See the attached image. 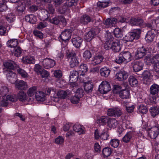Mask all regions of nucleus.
I'll return each instance as SVG.
<instances>
[{
    "mask_svg": "<svg viewBox=\"0 0 159 159\" xmlns=\"http://www.w3.org/2000/svg\"><path fill=\"white\" fill-rule=\"evenodd\" d=\"M129 81L130 85L132 86H136L138 83V81L137 79L132 76H130L129 77Z\"/></svg>",
    "mask_w": 159,
    "mask_h": 159,
    "instance_id": "nucleus-48",
    "label": "nucleus"
},
{
    "mask_svg": "<svg viewBox=\"0 0 159 159\" xmlns=\"http://www.w3.org/2000/svg\"><path fill=\"white\" fill-rule=\"evenodd\" d=\"M138 108L139 112L141 113L146 114L148 112V110L146 107L143 104L139 105Z\"/></svg>",
    "mask_w": 159,
    "mask_h": 159,
    "instance_id": "nucleus-46",
    "label": "nucleus"
},
{
    "mask_svg": "<svg viewBox=\"0 0 159 159\" xmlns=\"http://www.w3.org/2000/svg\"><path fill=\"white\" fill-rule=\"evenodd\" d=\"M110 144L113 147L116 148L119 145V141L116 139H112L110 141Z\"/></svg>",
    "mask_w": 159,
    "mask_h": 159,
    "instance_id": "nucleus-53",
    "label": "nucleus"
},
{
    "mask_svg": "<svg viewBox=\"0 0 159 159\" xmlns=\"http://www.w3.org/2000/svg\"><path fill=\"white\" fill-rule=\"evenodd\" d=\"M22 60L24 63L26 64H34L35 62L34 58L30 56L23 57Z\"/></svg>",
    "mask_w": 159,
    "mask_h": 159,
    "instance_id": "nucleus-32",
    "label": "nucleus"
},
{
    "mask_svg": "<svg viewBox=\"0 0 159 159\" xmlns=\"http://www.w3.org/2000/svg\"><path fill=\"white\" fill-rule=\"evenodd\" d=\"M121 87L119 85H114L113 86V90L114 93H119L120 91Z\"/></svg>",
    "mask_w": 159,
    "mask_h": 159,
    "instance_id": "nucleus-59",
    "label": "nucleus"
},
{
    "mask_svg": "<svg viewBox=\"0 0 159 159\" xmlns=\"http://www.w3.org/2000/svg\"><path fill=\"white\" fill-rule=\"evenodd\" d=\"M141 33L140 29H138L134 30L133 31L128 33L123 38V40L125 43L128 42H132L134 39H138L140 36Z\"/></svg>",
    "mask_w": 159,
    "mask_h": 159,
    "instance_id": "nucleus-1",
    "label": "nucleus"
},
{
    "mask_svg": "<svg viewBox=\"0 0 159 159\" xmlns=\"http://www.w3.org/2000/svg\"><path fill=\"white\" fill-rule=\"evenodd\" d=\"M18 98L20 101L25 102L27 99V97L25 92L20 91L18 93Z\"/></svg>",
    "mask_w": 159,
    "mask_h": 159,
    "instance_id": "nucleus-42",
    "label": "nucleus"
},
{
    "mask_svg": "<svg viewBox=\"0 0 159 159\" xmlns=\"http://www.w3.org/2000/svg\"><path fill=\"white\" fill-rule=\"evenodd\" d=\"M159 134V130L155 125L149 130L148 135L151 139H155Z\"/></svg>",
    "mask_w": 159,
    "mask_h": 159,
    "instance_id": "nucleus-10",
    "label": "nucleus"
},
{
    "mask_svg": "<svg viewBox=\"0 0 159 159\" xmlns=\"http://www.w3.org/2000/svg\"><path fill=\"white\" fill-rule=\"evenodd\" d=\"M100 93L102 94L107 93L111 89L110 84L107 81H103L99 85L98 89Z\"/></svg>",
    "mask_w": 159,
    "mask_h": 159,
    "instance_id": "nucleus-5",
    "label": "nucleus"
},
{
    "mask_svg": "<svg viewBox=\"0 0 159 159\" xmlns=\"http://www.w3.org/2000/svg\"><path fill=\"white\" fill-rule=\"evenodd\" d=\"M123 57L125 63H127L130 61L131 60V53L128 51H124L120 52Z\"/></svg>",
    "mask_w": 159,
    "mask_h": 159,
    "instance_id": "nucleus-22",
    "label": "nucleus"
},
{
    "mask_svg": "<svg viewBox=\"0 0 159 159\" xmlns=\"http://www.w3.org/2000/svg\"><path fill=\"white\" fill-rule=\"evenodd\" d=\"M77 2V0H67L65 3V5L62 8L63 11L62 13H65L67 11V7L76 5Z\"/></svg>",
    "mask_w": 159,
    "mask_h": 159,
    "instance_id": "nucleus-15",
    "label": "nucleus"
},
{
    "mask_svg": "<svg viewBox=\"0 0 159 159\" xmlns=\"http://www.w3.org/2000/svg\"><path fill=\"white\" fill-rule=\"evenodd\" d=\"M18 44V41L16 39H11L9 40L7 43L8 47L11 48H16Z\"/></svg>",
    "mask_w": 159,
    "mask_h": 159,
    "instance_id": "nucleus-29",
    "label": "nucleus"
},
{
    "mask_svg": "<svg viewBox=\"0 0 159 159\" xmlns=\"http://www.w3.org/2000/svg\"><path fill=\"white\" fill-rule=\"evenodd\" d=\"M114 34L115 37L117 38H121L123 36L122 30L119 28H116L114 29Z\"/></svg>",
    "mask_w": 159,
    "mask_h": 159,
    "instance_id": "nucleus-44",
    "label": "nucleus"
},
{
    "mask_svg": "<svg viewBox=\"0 0 159 159\" xmlns=\"http://www.w3.org/2000/svg\"><path fill=\"white\" fill-rule=\"evenodd\" d=\"M14 15L12 13L8 14L6 16V19L7 21L11 23L14 21Z\"/></svg>",
    "mask_w": 159,
    "mask_h": 159,
    "instance_id": "nucleus-60",
    "label": "nucleus"
},
{
    "mask_svg": "<svg viewBox=\"0 0 159 159\" xmlns=\"http://www.w3.org/2000/svg\"><path fill=\"white\" fill-rule=\"evenodd\" d=\"M16 88L19 90H25L28 87L27 83L23 80H17L15 82Z\"/></svg>",
    "mask_w": 159,
    "mask_h": 159,
    "instance_id": "nucleus-12",
    "label": "nucleus"
},
{
    "mask_svg": "<svg viewBox=\"0 0 159 159\" xmlns=\"http://www.w3.org/2000/svg\"><path fill=\"white\" fill-rule=\"evenodd\" d=\"M17 100V98L15 95H8L7 96H3L1 102V105L3 107H7L8 104V101L12 102H15Z\"/></svg>",
    "mask_w": 159,
    "mask_h": 159,
    "instance_id": "nucleus-4",
    "label": "nucleus"
},
{
    "mask_svg": "<svg viewBox=\"0 0 159 159\" xmlns=\"http://www.w3.org/2000/svg\"><path fill=\"white\" fill-rule=\"evenodd\" d=\"M109 118L107 116H102L98 118L97 120V123L99 125H104L107 123Z\"/></svg>",
    "mask_w": 159,
    "mask_h": 159,
    "instance_id": "nucleus-31",
    "label": "nucleus"
},
{
    "mask_svg": "<svg viewBox=\"0 0 159 159\" xmlns=\"http://www.w3.org/2000/svg\"><path fill=\"white\" fill-rule=\"evenodd\" d=\"M111 49L115 52H119L121 49L120 43L118 41L117 42H112Z\"/></svg>",
    "mask_w": 159,
    "mask_h": 159,
    "instance_id": "nucleus-39",
    "label": "nucleus"
},
{
    "mask_svg": "<svg viewBox=\"0 0 159 159\" xmlns=\"http://www.w3.org/2000/svg\"><path fill=\"white\" fill-rule=\"evenodd\" d=\"M79 21L80 23L86 25L90 21H93V20L91 19L89 16L87 15H84L80 17Z\"/></svg>",
    "mask_w": 159,
    "mask_h": 159,
    "instance_id": "nucleus-18",
    "label": "nucleus"
},
{
    "mask_svg": "<svg viewBox=\"0 0 159 159\" xmlns=\"http://www.w3.org/2000/svg\"><path fill=\"white\" fill-rule=\"evenodd\" d=\"M57 90L54 87H50L47 88L45 90L46 95H50L52 100L55 102L56 98V95H57Z\"/></svg>",
    "mask_w": 159,
    "mask_h": 159,
    "instance_id": "nucleus-9",
    "label": "nucleus"
},
{
    "mask_svg": "<svg viewBox=\"0 0 159 159\" xmlns=\"http://www.w3.org/2000/svg\"><path fill=\"white\" fill-rule=\"evenodd\" d=\"M128 73L124 70H121L117 73L116 75V78L119 81L125 80L128 77Z\"/></svg>",
    "mask_w": 159,
    "mask_h": 159,
    "instance_id": "nucleus-16",
    "label": "nucleus"
},
{
    "mask_svg": "<svg viewBox=\"0 0 159 159\" xmlns=\"http://www.w3.org/2000/svg\"><path fill=\"white\" fill-rule=\"evenodd\" d=\"M74 131L77 132L79 134H83L84 133V127L78 123L75 124L73 126Z\"/></svg>",
    "mask_w": 159,
    "mask_h": 159,
    "instance_id": "nucleus-20",
    "label": "nucleus"
},
{
    "mask_svg": "<svg viewBox=\"0 0 159 159\" xmlns=\"http://www.w3.org/2000/svg\"><path fill=\"white\" fill-rule=\"evenodd\" d=\"M100 137L103 140H106L108 139L109 137V134L105 130L103 131L100 135Z\"/></svg>",
    "mask_w": 159,
    "mask_h": 159,
    "instance_id": "nucleus-58",
    "label": "nucleus"
},
{
    "mask_svg": "<svg viewBox=\"0 0 159 159\" xmlns=\"http://www.w3.org/2000/svg\"><path fill=\"white\" fill-rule=\"evenodd\" d=\"M7 79L12 84H14L17 81L16 74L12 71H9L7 74Z\"/></svg>",
    "mask_w": 159,
    "mask_h": 159,
    "instance_id": "nucleus-17",
    "label": "nucleus"
},
{
    "mask_svg": "<svg viewBox=\"0 0 159 159\" xmlns=\"http://www.w3.org/2000/svg\"><path fill=\"white\" fill-rule=\"evenodd\" d=\"M95 34L93 30L89 31L86 34L85 36V39L87 41L89 42L94 38Z\"/></svg>",
    "mask_w": 159,
    "mask_h": 159,
    "instance_id": "nucleus-38",
    "label": "nucleus"
},
{
    "mask_svg": "<svg viewBox=\"0 0 159 159\" xmlns=\"http://www.w3.org/2000/svg\"><path fill=\"white\" fill-rule=\"evenodd\" d=\"M4 66L6 68L10 70H13L18 67V65L13 61L9 60L5 62L4 63Z\"/></svg>",
    "mask_w": 159,
    "mask_h": 159,
    "instance_id": "nucleus-13",
    "label": "nucleus"
},
{
    "mask_svg": "<svg viewBox=\"0 0 159 159\" xmlns=\"http://www.w3.org/2000/svg\"><path fill=\"white\" fill-rule=\"evenodd\" d=\"M110 3V1L108 2L106 1H102V2H99L97 3V5L100 8H105L109 6Z\"/></svg>",
    "mask_w": 159,
    "mask_h": 159,
    "instance_id": "nucleus-49",
    "label": "nucleus"
},
{
    "mask_svg": "<svg viewBox=\"0 0 159 159\" xmlns=\"http://www.w3.org/2000/svg\"><path fill=\"white\" fill-rule=\"evenodd\" d=\"M68 57L69 60V64L71 68H74L77 66L79 62L77 59L76 54L74 52H71L68 54Z\"/></svg>",
    "mask_w": 159,
    "mask_h": 159,
    "instance_id": "nucleus-2",
    "label": "nucleus"
},
{
    "mask_svg": "<svg viewBox=\"0 0 159 159\" xmlns=\"http://www.w3.org/2000/svg\"><path fill=\"white\" fill-rule=\"evenodd\" d=\"M25 7L24 4H21V2H19L18 5L16 7L17 11L19 13H22L25 10Z\"/></svg>",
    "mask_w": 159,
    "mask_h": 159,
    "instance_id": "nucleus-56",
    "label": "nucleus"
},
{
    "mask_svg": "<svg viewBox=\"0 0 159 159\" xmlns=\"http://www.w3.org/2000/svg\"><path fill=\"white\" fill-rule=\"evenodd\" d=\"M157 33V31L156 29H152V30L148 31L145 37L146 41L148 43L153 41L155 37V34Z\"/></svg>",
    "mask_w": 159,
    "mask_h": 159,
    "instance_id": "nucleus-8",
    "label": "nucleus"
},
{
    "mask_svg": "<svg viewBox=\"0 0 159 159\" xmlns=\"http://www.w3.org/2000/svg\"><path fill=\"white\" fill-rule=\"evenodd\" d=\"M149 111L151 116L153 117H155L159 114V108L157 107H151Z\"/></svg>",
    "mask_w": 159,
    "mask_h": 159,
    "instance_id": "nucleus-43",
    "label": "nucleus"
},
{
    "mask_svg": "<svg viewBox=\"0 0 159 159\" xmlns=\"http://www.w3.org/2000/svg\"><path fill=\"white\" fill-rule=\"evenodd\" d=\"M79 73L80 76L85 75L88 70V68L86 64H82L78 69Z\"/></svg>",
    "mask_w": 159,
    "mask_h": 159,
    "instance_id": "nucleus-19",
    "label": "nucleus"
},
{
    "mask_svg": "<svg viewBox=\"0 0 159 159\" xmlns=\"http://www.w3.org/2000/svg\"><path fill=\"white\" fill-rule=\"evenodd\" d=\"M79 73L78 71L73 70L70 72L69 77L70 81H76L77 80Z\"/></svg>",
    "mask_w": 159,
    "mask_h": 159,
    "instance_id": "nucleus-26",
    "label": "nucleus"
},
{
    "mask_svg": "<svg viewBox=\"0 0 159 159\" xmlns=\"http://www.w3.org/2000/svg\"><path fill=\"white\" fill-rule=\"evenodd\" d=\"M103 58L101 56H96L93 57L91 61V64L96 65L100 63L103 60Z\"/></svg>",
    "mask_w": 159,
    "mask_h": 159,
    "instance_id": "nucleus-30",
    "label": "nucleus"
},
{
    "mask_svg": "<svg viewBox=\"0 0 159 159\" xmlns=\"http://www.w3.org/2000/svg\"><path fill=\"white\" fill-rule=\"evenodd\" d=\"M84 94V93L83 89L79 88L76 91L75 95L80 98L83 96Z\"/></svg>",
    "mask_w": 159,
    "mask_h": 159,
    "instance_id": "nucleus-52",
    "label": "nucleus"
},
{
    "mask_svg": "<svg viewBox=\"0 0 159 159\" xmlns=\"http://www.w3.org/2000/svg\"><path fill=\"white\" fill-rule=\"evenodd\" d=\"M37 88L34 86L30 88L27 91V93L29 97L33 96L36 93Z\"/></svg>",
    "mask_w": 159,
    "mask_h": 159,
    "instance_id": "nucleus-45",
    "label": "nucleus"
},
{
    "mask_svg": "<svg viewBox=\"0 0 159 159\" xmlns=\"http://www.w3.org/2000/svg\"><path fill=\"white\" fill-rule=\"evenodd\" d=\"M64 139L61 136H58L55 139V143L57 144H61L64 143Z\"/></svg>",
    "mask_w": 159,
    "mask_h": 159,
    "instance_id": "nucleus-62",
    "label": "nucleus"
},
{
    "mask_svg": "<svg viewBox=\"0 0 159 159\" xmlns=\"http://www.w3.org/2000/svg\"><path fill=\"white\" fill-rule=\"evenodd\" d=\"M59 19V16H55L52 18H50L49 19V21L51 23L57 25L60 23Z\"/></svg>",
    "mask_w": 159,
    "mask_h": 159,
    "instance_id": "nucleus-51",
    "label": "nucleus"
},
{
    "mask_svg": "<svg viewBox=\"0 0 159 159\" xmlns=\"http://www.w3.org/2000/svg\"><path fill=\"white\" fill-rule=\"evenodd\" d=\"M8 92L9 89L6 86H2L0 88V94L2 95V97L3 96H6Z\"/></svg>",
    "mask_w": 159,
    "mask_h": 159,
    "instance_id": "nucleus-47",
    "label": "nucleus"
},
{
    "mask_svg": "<svg viewBox=\"0 0 159 159\" xmlns=\"http://www.w3.org/2000/svg\"><path fill=\"white\" fill-rule=\"evenodd\" d=\"M117 22L116 19L115 18L107 19L104 22V24L107 27L113 26Z\"/></svg>",
    "mask_w": 159,
    "mask_h": 159,
    "instance_id": "nucleus-36",
    "label": "nucleus"
},
{
    "mask_svg": "<svg viewBox=\"0 0 159 159\" xmlns=\"http://www.w3.org/2000/svg\"><path fill=\"white\" fill-rule=\"evenodd\" d=\"M118 122L115 118H109L107 124L108 126L110 128H115L118 125Z\"/></svg>",
    "mask_w": 159,
    "mask_h": 159,
    "instance_id": "nucleus-21",
    "label": "nucleus"
},
{
    "mask_svg": "<svg viewBox=\"0 0 159 159\" xmlns=\"http://www.w3.org/2000/svg\"><path fill=\"white\" fill-rule=\"evenodd\" d=\"M129 23L132 26H136L141 27L144 25V21L143 19L141 18H131L130 20Z\"/></svg>",
    "mask_w": 159,
    "mask_h": 159,
    "instance_id": "nucleus-7",
    "label": "nucleus"
},
{
    "mask_svg": "<svg viewBox=\"0 0 159 159\" xmlns=\"http://www.w3.org/2000/svg\"><path fill=\"white\" fill-rule=\"evenodd\" d=\"M134 133L133 131L128 132L122 138L123 141L125 143H128L129 141L131 138L133 136Z\"/></svg>",
    "mask_w": 159,
    "mask_h": 159,
    "instance_id": "nucleus-37",
    "label": "nucleus"
},
{
    "mask_svg": "<svg viewBox=\"0 0 159 159\" xmlns=\"http://www.w3.org/2000/svg\"><path fill=\"white\" fill-rule=\"evenodd\" d=\"M79 100L80 98L75 95L74 96L71 97L70 99L71 102L73 104L77 103H78Z\"/></svg>",
    "mask_w": 159,
    "mask_h": 159,
    "instance_id": "nucleus-64",
    "label": "nucleus"
},
{
    "mask_svg": "<svg viewBox=\"0 0 159 159\" xmlns=\"http://www.w3.org/2000/svg\"><path fill=\"white\" fill-rule=\"evenodd\" d=\"M6 0H0V11H2L7 9L5 4Z\"/></svg>",
    "mask_w": 159,
    "mask_h": 159,
    "instance_id": "nucleus-57",
    "label": "nucleus"
},
{
    "mask_svg": "<svg viewBox=\"0 0 159 159\" xmlns=\"http://www.w3.org/2000/svg\"><path fill=\"white\" fill-rule=\"evenodd\" d=\"M43 66L46 69H50L56 65V61L52 59L46 58L42 62Z\"/></svg>",
    "mask_w": 159,
    "mask_h": 159,
    "instance_id": "nucleus-6",
    "label": "nucleus"
},
{
    "mask_svg": "<svg viewBox=\"0 0 159 159\" xmlns=\"http://www.w3.org/2000/svg\"><path fill=\"white\" fill-rule=\"evenodd\" d=\"M110 72L111 70L108 68L106 67L101 68L100 70L101 76L104 77H108Z\"/></svg>",
    "mask_w": 159,
    "mask_h": 159,
    "instance_id": "nucleus-27",
    "label": "nucleus"
},
{
    "mask_svg": "<svg viewBox=\"0 0 159 159\" xmlns=\"http://www.w3.org/2000/svg\"><path fill=\"white\" fill-rule=\"evenodd\" d=\"M150 91L152 94H157L159 92V85L156 84H153L150 87Z\"/></svg>",
    "mask_w": 159,
    "mask_h": 159,
    "instance_id": "nucleus-33",
    "label": "nucleus"
},
{
    "mask_svg": "<svg viewBox=\"0 0 159 159\" xmlns=\"http://www.w3.org/2000/svg\"><path fill=\"white\" fill-rule=\"evenodd\" d=\"M46 94L42 91H37L36 93L35 98L38 101H43L46 99Z\"/></svg>",
    "mask_w": 159,
    "mask_h": 159,
    "instance_id": "nucleus-24",
    "label": "nucleus"
},
{
    "mask_svg": "<svg viewBox=\"0 0 159 159\" xmlns=\"http://www.w3.org/2000/svg\"><path fill=\"white\" fill-rule=\"evenodd\" d=\"M67 96V93L65 91L61 90L58 91L55 96L56 98L55 99V102H58L59 100V98H65Z\"/></svg>",
    "mask_w": 159,
    "mask_h": 159,
    "instance_id": "nucleus-23",
    "label": "nucleus"
},
{
    "mask_svg": "<svg viewBox=\"0 0 159 159\" xmlns=\"http://www.w3.org/2000/svg\"><path fill=\"white\" fill-rule=\"evenodd\" d=\"M119 96L122 99H127L129 96V91L127 90H123L119 93Z\"/></svg>",
    "mask_w": 159,
    "mask_h": 159,
    "instance_id": "nucleus-40",
    "label": "nucleus"
},
{
    "mask_svg": "<svg viewBox=\"0 0 159 159\" xmlns=\"http://www.w3.org/2000/svg\"><path fill=\"white\" fill-rule=\"evenodd\" d=\"M16 71L21 77L24 78L28 79L29 77L28 73L24 70L19 67L16 68Z\"/></svg>",
    "mask_w": 159,
    "mask_h": 159,
    "instance_id": "nucleus-34",
    "label": "nucleus"
},
{
    "mask_svg": "<svg viewBox=\"0 0 159 159\" xmlns=\"http://www.w3.org/2000/svg\"><path fill=\"white\" fill-rule=\"evenodd\" d=\"M84 89L87 93L91 92L93 88V85L92 83L88 81L85 83L84 86Z\"/></svg>",
    "mask_w": 159,
    "mask_h": 159,
    "instance_id": "nucleus-35",
    "label": "nucleus"
},
{
    "mask_svg": "<svg viewBox=\"0 0 159 159\" xmlns=\"http://www.w3.org/2000/svg\"><path fill=\"white\" fill-rule=\"evenodd\" d=\"M83 57L85 59H89L92 56L91 52L88 50L84 51L83 54Z\"/></svg>",
    "mask_w": 159,
    "mask_h": 159,
    "instance_id": "nucleus-61",
    "label": "nucleus"
},
{
    "mask_svg": "<svg viewBox=\"0 0 159 159\" xmlns=\"http://www.w3.org/2000/svg\"><path fill=\"white\" fill-rule=\"evenodd\" d=\"M25 19L27 21L32 24L35 23L37 21L36 17L32 14L27 16Z\"/></svg>",
    "mask_w": 159,
    "mask_h": 159,
    "instance_id": "nucleus-41",
    "label": "nucleus"
},
{
    "mask_svg": "<svg viewBox=\"0 0 159 159\" xmlns=\"http://www.w3.org/2000/svg\"><path fill=\"white\" fill-rule=\"evenodd\" d=\"M146 54V48L144 47H142L138 49L135 54V57L136 59L141 58Z\"/></svg>",
    "mask_w": 159,
    "mask_h": 159,
    "instance_id": "nucleus-14",
    "label": "nucleus"
},
{
    "mask_svg": "<svg viewBox=\"0 0 159 159\" xmlns=\"http://www.w3.org/2000/svg\"><path fill=\"white\" fill-rule=\"evenodd\" d=\"M122 114V110L119 107H115L109 109L107 111V114L109 116L118 117Z\"/></svg>",
    "mask_w": 159,
    "mask_h": 159,
    "instance_id": "nucleus-3",
    "label": "nucleus"
},
{
    "mask_svg": "<svg viewBox=\"0 0 159 159\" xmlns=\"http://www.w3.org/2000/svg\"><path fill=\"white\" fill-rule=\"evenodd\" d=\"M49 13L48 11L45 9L41 10L40 16L44 19H46L48 17Z\"/></svg>",
    "mask_w": 159,
    "mask_h": 159,
    "instance_id": "nucleus-54",
    "label": "nucleus"
},
{
    "mask_svg": "<svg viewBox=\"0 0 159 159\" xmlns=\"http://www.w3.org/2000/svg\"><path fill=\"white\" fill-rule=\"evenodd\" d=\"M34 70L38 73L40 74L42 70L41 66L38 64L35 65L34 67Z\"/></svg>",
    "mask_w": 159,
    "mask_h": 159,
    "instance_id": "nucleus-63",
    "label": "nucleus"
},
{
    "mask_svg": "<svg viewBox=\"0 0 159 159\" xmlns=\"http://www.w3.org/2000/svg\"><path fill=\"white\" fill-rule=\"evenodd\" d=\"M21 49L19 47L15 48L12 53L13 55L16 57L20 56L21 53Z\"/></svg>",
    "mask_w": 159,
    "mask_h": 159,
    "instance_id": "nucleus-55",
    "label": "nucleus"
},
{
    "mask_svg": "<svg viewBox=\"0 0 159 159\" xmlns=\"http://www.w3.org/2000/svg\"><path fill=\"white\" fill-rule=\"evenodd\" d=\"M111 148L108 147H106L102 150V154L105 157H108L111 154Z\"/></svg>",
    "mask_w": 159,
    "mask_h": 159,
    "instance_id": "nucleus-50",
    "label": "nucleus"
},
{
    "mask_svg": "<svg viewBox=\"0 0 159 159\" xmlns=\"http://www.w3.org/2000/svg\"><path fill=\"white\" fill-rule=\"evenodd\" d=\"M143 63L140 61L134 62L133 66V68L135 72H138L141 70L143 67Z\"/></svg>",
    "mask_w": 159,
    "mask_h": 159,
    "instance_id": "nucleus-25",
    "label": "nucleus"
},
{
    "mask_svg": "<svg viewBox=\"0 0 159 159\" xmlns=\"http://www.w3.org/2000/svg\"><path fill=\"white\" fill-rule=\"evenodd\" d=\"M71 41L74 46L77 48H78L81 46L82 42V39L79 37L73 38Z\"/></svg>",
    "mask_w": 159,
    "mask_h": 159,
    "instance_id": "nucleus-28",
    "label": "nucleus"
},
{
    "mask_svg": "<svg viewBox=\"0 0 159 159\" xmlns=\"http://www.w3.org/2000/svg\"><path fill=\"white\" fill-rule=\"evenodd\" d=\"M71 30L70 29L64 30L60 35L61 39L64 41H66L69 39L71 36Z\"/></svg>",
    "mask_w": 159,
    "mask_h": 159,
    "instance_id": "nucleus-11",
    "label": "nucleus"
}]
</instances>
